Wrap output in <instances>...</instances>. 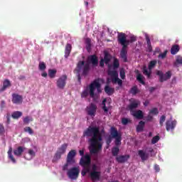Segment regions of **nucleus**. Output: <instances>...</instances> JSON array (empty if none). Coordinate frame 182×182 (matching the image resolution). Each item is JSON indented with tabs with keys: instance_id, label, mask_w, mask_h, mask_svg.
Returning <instances> with one entry per match:
<instances>
[{
	"instance_id": "1",
	"label": "nucleus",
	"mask_w": 182,
	"mask_h": 182,
	"mask_svg": "<svg viewBox=\"0 0 182 182\" xmlns=\"http://www.w3.org/2000/svg\"><path fill=\"white\" fill-rule=\"evenodd\" d=\"M103 134H105V129L100 131V128L96 126H90L83 132L84 137H90L89 139L90 154H97L102 150Z\"/></svg>"
},
{
	"instance_id": "2",
	"label": "nucleus",
	"mask_w": 182,
	"mask_h": 182,
	"mask_svg": "<svg viewBox=\"0 0 182 182\" xmlns=\"http://www.w3.org/2000/svg\"><path fill=\"white\" fill-rule=\"evenodd\" d=\"M117 41L119 45H122V48L120 51V58L123 62H127V46L133 42H136L137 39L134 36H132L130 40H127V36L124 33H119L117 36Z\"/></svg>"
},
{
	"instance_id": "3",
	"label": "nucleus",
	"mask_w": 182,
	"mask_h": 182,
	"mask_svg": "<svg viewBox=\"0 0 182 182\" xmlns=\"http://www.w3.org/2000/svg\"><path fill=\"white\" fill-rule=\"evenodd\" d=\"M90 89V97L95 99V97H98L99 95L102 93V85L99 82V80H95L90 83L89 86Z\"/></svg>"
},
{
	"instance_id": "4",
	"label": "nucleus",
	"mask_w": 182,
	"mask_h": 182,
	"mask_svg": "<svg viewBox=\"0 0 182 182\" xmlns=\"http://www.w3.org/2000/svg\"><path fill=\"white\" fill-rule=\"evenodd\" d=\"M76 150L72 149L70 150L66 158V163L63 166V171H66L69 167V166H75L76 164Z\"/></svg>"
},
{
	"instance_id": "5",
	"label": "nucleus",
	"mask_w": 182,
	"mask_h": 182,
	"mask_svg": "<svg viewBox=\"0 0 182 182\" xmlns=\"http://www.w3.org/2000/svg\"><path fill=\"white\" fill-rule=\"evenodd\" d=\"M89 69L90 65L89 64L86 63L85 64V61H79L77 68H75V70L77 73V79L78 82L80 83L81 77H80V73L82 70V75L83 76L87 75V73H89Z\"/></svg>"
},
{
	"instance_id": "6",
	"label": "nucleus",
	"mask_w": 182,
	"mask_h": 182,
	"mask_svg": "<svg viewBox=\"0 0 182 182\" xmlns=\"http://www.w3.org/2000/svg\"><path fill=\"white\" fill-rule=\"evenodd\" d=\"M153 153H154V149L151 147H149L146 148V150H139L138 156L142 161H146V160H149V157H153Z\"/></svg>"
},
{
	"instance_id": "7",
	"label": "nucleus",
	"mask_w": 182,
	"mask_h": 182,
	"mask_svg": "<svg viewBox=\"0 0 182 182\" xmlns=\"http://www.w3.org/2000/svg\"><path fill=\"white\" fill-rule=\"evenodd\" d=\"M68 144L65 143L58 148V150L55 152L54 158L53 159V163H55V161H58V160H60V159L62 158V155L66 153V150H68Z\"/></svg>"
},
{
	"instance_id": "8",
	"label": "nucleus",
	"mask_w": 182,
	"mask_h": 182,
	"mask_svg": "<svg viewBox=\"0 0 182 182\" xmlns=\"http://www.w3.org/2000/svg\"><path fill=\"white\" fill-rule=\"evenodd\" d=\"M110 134L115 139V146L116 147H119V146L122 145V134L117 132V129L114 127H111Z\"/></svg>"
},
{
	"instance_id": "9",
	"label": "nucleus",
	"mask_w": 182,
	"mask_h": 182,
	"mask_svg": "<svg viewBox=\"0 0 182 182\" xmlns=\"http://www.w3.org/2000/svg\"><path fill=\"white\" fill-rule=\"evenodd\" d=\"M108 75L112 77V83H118L119 86H122V85H123V81L119 79L117 71L109 70Z\"/></svg>"
},
{
	"instance_id": "10",
	"label": "nucleus",
	"mask_w": 182,
	"mask_h": 182,
	"mask_svg": "<svg viewBox=\"0 0 182 182\" xmlns=\"http://www.w3.org/2000/svg\"><path fill=\"white\" fill-rule=\"evenodd\" d=\"M80 173L79 167H73L68 171L67 176H68L69 178L71 180H76L77 177H79Z\"/></svg>"
},
{
	"instance_id": "11",
	"label": "nucleus",
	"mask_w": 182,
	"mask_h": 182,
	"mask_svg": "<svg viewBox=\"0 0 182 182\" xmlns=\"http://www.w3.org/2000/svg\"><path fill=\"white\" fill-rule=\"evenodd\" d=\"M157 76L159 77V82L163 83V82H166V80H168V79L171 78V71H168L165 74L161 70H158L156 72Z\"/></svg>"
},
{
	"instance_id": "12",
	"label": "nucleus",
	"mask_w": 182,
	"mask_h": 182,
	"mask_svg": "<svg viewBox=\"0 0 182 182\" xmlns=\"http://www.w3.org/2000/svg\"><path fill=\"white\" fill-rule=\"evenodd\" d=\"M86 112L88 116L95 117L96 116V112H97V105L93 102H91L90 106L87 107Z\"/></svg>"
},
{
	"instance_id": "13",
	"label": "nucleus",
	"mask_w": 182,
	"mask_h": 182,
	"mask_svg": "<svg viewBox=\"0 0 182 182\" xmlns=\"http://www.w3.org/2000/svg\"><path fill=\"white\" fill-rule=\"evenodd\" d=\"M176 126H177V121L171 119L166 120V132H174V129H176Z\"/></svg>"
},
{
	"instance_id": "14",
	"label": "nucleus",
	"mask_w": 182,
	"mask_h": 182,
	"mask_svg": "<svg viewBox=\"0 0 182 182\" xmlns=\"http://www.w3.org/2000/svg\"><path fill=\"white\" fill-rule=\"evenodd\" d=\"M66 80H68V76L64 75L61 76L57 80V86L59 89H64L65 86H66Z\"/></svg>"
},
{
	"instance_id": "15",
	"label": "nucleus",
	"mask_w": 182,
	"mask_h": 182,
	"mask_svg": "<svg viewBox=\"0 0 182 182\" xmlns=\"http://www.w3.org/2000/svg\"><path fill=\"white\" fill-rule=\"evenodd\" d=\"M90 156L89 154H86L83 157L81 158L80 164L82 167H86L90 166Z\"/></svg>"
},
{
	"instance_id": "16",
	"label": "nucleus",
	"mask_w": 182,
	"mask_h": 182,
	"mask_svg": "<svg viewBox=\"0 0 182 182\" xmlns=\"http://www.w3.org/2000/svg\"><path fill=\"white\" fill-rule=\"evenodd\" d=\"M11 102L14 105H21L22 103V102H23V98L22 97V95L14 93V94H12Z\"/></svg>"
},
{
	"instance_id": "17",
	"label": "nucleus",
	"mask_w": 182,
	"mask_h": 182,
	"mask_svg": "<svg viewBox=\"0 0 182 182\" xmlns=\"http://www.w3.org/2000/svg\"><path fill=\"white\" fill-rule=\"evenodd\" d=\"M102 176L101 171H91L90 172V178L92 181H100Z\"/></svg>"
},
{
	"instance_id": "18",
	"label": "nucleus",
	"mask_w": 182,
	"mask_h": 182,
	"mask_svg": "<svg viewBox=\"0 0 182 182\" xmlns=\"http://www.w3.org/2000/svg\"><path fill=\"white\" fill-rule=\"evenodd\" d=\"M129 159H130V155L129 154L119 155L116 157L117 163H119L120 164H124V163H127V161H129Z\"/></svg>"
},
{
	"instance_id": "19",
	"label": "nucleus",
	"mask_w": 182,
	"mask_h": 182,
	"mask_svg": "<svg viewBox=\"0 0 182 182\" xmlns=\"http://www.w3.org/2000/svg\"><path fill=\"white\" fill-rule=\"evenodd\" d=\"M88 62L92 63V66L96 67L99 65V58L97 55H92L88 57Z\"/></svg>"
},
{
	"instance_id": "20",
	"label": "nucleus",
	"mask_w": 182,
	"mask_h": 182,
	"mask_svg": "<svg viewBox=\"0 0 182 182\" xmlns=\"http://www.w3.org/2000/svg\"><path fill=\"white\" fill-rule=\"evenodd\" d=\"M132 116L134 117H136V119H138L139 120H141L144 117V114H143V111L139 109L137 111H134L132 112Z\"/></svg>"
},
{
	"instance_id": "21",
	"label": "nucleus",
	"mask_w": 182,
	"mask_h": 182,
	"mask_svg": "<svg viewBox=\"0 0 182 182\" xmlns=\"http://www.w3.org/2000/svg\"><path fill=\"white\" fill-rule=\"evenodd\" d=\"M26 148L23 146H18L16 149L14 151V156H17V157H21L22 156V153L25 151Z\"/></svg>"
},
{
	"instance_id": "22",
	"label": "nucleus",
	"mask_w": 182,
	"mask_h": 182,
	"mask_svg": "<svg viewBox=\"0 0 182 182\" xmlns=\"http://www.w3.org/2000/svg\"><path fill=\"white\" fill-rule=\"evenodd\" d=\"M11 86V81L9 80L6 79L3 82V87L0 89V92H5L8 87Z\"/></svg>"
},
{
	"instance_id": "23",
	"label": "nucleus",
	"mask_w": 182,
	"mask_h": 182,
	"mask_svg": "<svg viewBox=\"0 0 182 182\" xmlns=\"http://www.w3.org/2000/svg\"><path fill=\"white\" fill-rule=\"evenodd\" d=\"M105 60V65H109L110 63V61L112 60V55L109 53L107 51L104 52V58H102Z\"/></svg>"
},
{
	"instance_id": "24",
	"label": "nucleus",
	"mask_w": 182,
	"mask_h": 182,
	"mask_svg": "<svg viewBox=\"0 0 182 182\" xmlns=\"http://www.w3.org/2000/svg\"><path fill=\"white\" fill-rule=\"evenodd\" d=\"M70 52H72V45L70 43H68L65 46V58L68 59L70 55Z\"/></svg>"
},
{
	"instance_id": "25",
	"label": "nucleus",
	"mask_w": 182,
	"mask_h": 182,
	"mask_svg": "<svg viewBox=\"0 0 182 182\" xmlns=\"http://www.w3.org/2000/svg\"><path fill=\"white\" fill-rule=\"evenodd\" d=\"M135 73H136V80L139 82L141 85H146V82L143 79H144V77L140 74V71L139 70H135Z\"/></svg>"
},
{
	"instance_id": "26",
	"label": "nucleus",
	"mask_w": 182,
	"mask_h": 182,
	"mask_svg": "<svg viewBox=\"0 0 182 182\" xmlns=\"http://www.w3.org/2000/svg\"><path fill=\"white\" fill-rule=\"evenodd\" d=\"M139 105H140V101L135 100L129 105L128 108L130 110H134V109H137L139 107Z\"/></svg>"
},
{
	"instance_id": "27",
	"label": "nucleus",
	"mask_w": 182,
	"mask_h": 182,
	"mask_svg": "<svg viewBox=\"0 0 182 182\" xmlns=\"http://www.w3.org/2000/svg\"><path fill=\"white\" fill-rule=\"evenodd\" d=\"M144 124H146V122L144 121L139 122V124L136 126V133H141L144 130Z\"/></svg>"
},
{
	"instance_id": "28",
	"label": "nucleus",
	"mask_w": 182,
	"mask_h": 182,
	"mask_svg": "<svg viewBox=\"0 0 182 182\" xmlns=\"http://www.w3.org/2000/svg\"><path fill=\"white\" fill-rule=\"evenodd\" d=\"M105 92L108 95V96H112L114 93V88L110 87L109 85L105 87Z\"/></svg>"
},
{
	"instance_id": "29",
	"label": "nucleus",
	"mask_w": 182,
	"mask_h": 182,
	"mask_svg": "<svg viewBox=\"0 0 182 182\" xmlns=\"http://www.w3.org/2000/svg\"><path fill=\"white\" fill-rule=\"evenodd\" d=\"M119 153H120V149L119 146H114L112 149V154L114 157H118Z\"/></svg>"
},
{
	"instance_id": "30",
	"label": "nucleus",
	"mask_w": 182,
	"mask_h": 182,
	"mask_svg": "<svg viewBox=\"0 0 182 182\" xmlns=\"http://www.w3.org/2000/svg\"><path fill=\"white\" fill-rule=\"evenodd\" d=\"M179 50L180 46H178V45H174L171 48V55H176Z\"/></svg>"
},
{
	"instance_id": "31",
	"label": "nucleus",
	"mask_w": 182,
	"mask_h": 182,
	"mask_svg": "<svg viewBox=\"0 0 182 182\" xmlns=\"http://www.w3.org/2000/svg\"><path fill=\"white\" fill-rule=\"evenodd\" d=\"M56 70L49 69L48 70V76L50 79H54L56 77Z\"/></svg>"
},
{
	"instance_id": "32",
	"label": "nucleus",
	"mask_w": 182,
	"mask_h": 182,
	"mask_svg": "<svg viewBox=\"0 0 182 182\" xmlns=\"http://www.w3.org/2000/svg\"><path fill=\"white\" fill-rule=\"evenodd\" d=\"M7 153H8L9 159H10V160H11L13 163H16V160L14 157V155H12V147L9 148Z\"/></svg>"
},
{
	"instance_id": "33",
	"label": "nucleus",
	"mask_w": 182,
	"mask_h": 182,
	"mask_svg": "<svg viewBox=\"0 0 182 182\" xmlns=\"http://www.w3.org/2000/svg\"><path fill=\"white\" fill-rule=\"evenodd\" d=\"M139 92L140 91L139 90V88H137V85L133 86L129 90V93H131V95H133L134 96H135V95L136 93H139Z\"/></svg>"
},
{
	"instance_id": "34",
	"label": "nucleus",
	"mask_w": 182,
	"mask_h": 182,
	"mask_svg": "<svg viewBox=\"0 0 182 182\" xmlns=\"http://www.w3.org/2000/svg\"><path fill=\"white\" fill-rule=\"evenodd\" d=\"M21 116H22V112H19V111H16L13 112L11 114V117L15 119H19V117H21Z\"/></svg>"
},
{
	"instance_id": "35",
	"label": "nucleus",
	"mask_w": 182,
	"mask_h": 182,
	"mask_svg": "<svg viewBox=\"0 0 182 182\" xmlns=\"http://www.w3.org/2000/svg\"><path fill=\"white\" fill-rule=\"evenodd\" d=\"M38 68L41 72H45L46 69V64L44 62H40L38 64Z\"/></svg>"
},
{
	"instance_id": "36",
	"label": "nucleus",
	"mask_w": 182,
	"mask_h": 182,
	"mask_svg": "<svg viewBox=\"0 0 182 182\" xmlns=\"http://www.w3.org/2000/svg\"><path fill=\"white\" fill-rule=\"evenodd\" d=\"M86 49L88 52L92 49V43L90 38L86 39Z\"/></svg>"
},
{
	"instance_id": "37",
	"label": "nucleus",
	"mask_w": 182,
	"mask_h": 182,
	"mask_svg": "<svg viewBox=\"0 0 182 182\" xmlns=\"http://www.w3.org/2000/svg\"><path fill=\"white\" fill-rule=\"evenodd\" d=\"M23 122L24 124H29L30 122H33V118L27 116L23 118Z\"/></svg>"
},
{
	"instance_id": "38",
	"label": "nucleus",
	"mask_w": 182,
	"mask_h": 182,
	"mask_svg": "<svg viewBox=\"0 0 182 182\" xmlns=\"http://www.w3.org/2000/svg\"><path fill=\"white\" fill-rule=\"evenodd\" d=\"M178 65H182V57L180 55L176 57V62L174 63V66H178Z\"/></svg>"
},
{
	"instance_id": "39",
	"label": "nucleus",
	"mask_w": 182,
	"mask_h": 182,
	"mask_svg": "<svg viewBox=\"0 0 182 182\" xmlns=\"http://www.w3.org/2000/svg\"><path fill=\"white\" fill-rule=\"evenodd\" d=\"M90 168H89V166H84L83 170L81 171V174L82 176H86L87 173H90Z\"/></svg>"
},
{
	"instance_id": "40",
	"label": "nucleus",
	"mask_w": 182,
	"mask_h": 182,
	"mask_svg": "<svg viewBox=\"0 0 182 182\" xmlns=\"http://www.w3.org/2000/svg\"><path fill=\"white\" fill-rule=\"evenodd\" d=\"M156 65H157V61L156 60H151L150 61L148 68L149 69V70H151V69H153V68H154V66H156Z\"/></svg>"
},
{
	"instance_id": "41",
	"label": "nucleus",
	"mask_w": 182,
	"mask_h": 182,
	"mask_svg": "<svg viewBox=\"0 0 182 182\" xmlns=\"http://www.w3.org/2000/svg\"><path fill=\"white\" fill-rule=\"evenodd\" d=\"M129 123H132V119L124 117L122 119V124H124V126L129 124Z\"/></svg>"
},
{
	"instance_id": "42",
	"label": "nucleus",
	"mask_w": 182,
	"mask_h": 182,
	"mask_svg": "<svg viewBox=\"0 0 182 182\" xmlns=\"http://www.w3.org/2000/svg\"><path fill=\"white\" fill-rule=\"evenodd\" d=\"M24 132L26 133H28L29 134H33V129L31 128V127H24Z\"/></svg>"
},
{
	"instance_id": "43",
	"label": "nucleus",
	"mask_w": 182,
	"mask_h": 182,
	"mask_svg": "<svg viewBox=\"0 0 182 182\" xmlns=\"http://www.w3.org/2000/svg\"><path fill=\"white\" fill-rule=\"evenodd\" d=\"M159 140H160V136L159 135H156L152 138L151 144H156V143H157L159 141Z\"/></svg>"
},
{
	"instance_id": "44",
	"label": "nucleus",
	"mask_w": 182,
	"mask_h": 182,
	"mask_svg": "<svg viewBox=\"0 0 182 182\" xmlns=\"http://www.w3.org/2000/svg\"><path fill=\"white\" fill-rule=\"evenodd\" d=\"M113 66L114 69H117V68L120 66V63H119V60L117 58L114 60Z\"/></svg>"
},
{
	"instance_id": "45",
	"label": "nucleus",
	"mask_w": 182,
	"mask_h": 182,
	"mask_svg": "<svg viewBox=\"0 0 182 182\" xmlns=\"http://www.w3.org/2000/svg\"><path fill=\"white\" fill-rule=\"evenodd\" d=\"M164 122H166V115H162L159 119V124L161 127H163V124H164Z\"/></svg>"
},
{
	"instance_id": "46",
	"label": "nucleus",
	"mask_w": 182,
	"mask_h": 182,
	"mask_svg": "<svg viewBox=\"0 0 182 182\" xmlns=\"http://www.w3.org/2000/svg\"><path fill=\"white\" fill-rule=\"evenodd\" d=\"M167 52L168 51L166 50L164 53H160L158 58L161 59H165V58L167 56Z\"/></svg>"
},
{
	"instance_id": "47",
	"label": "nucleus",
	"mask_w": 182,
	"mask_h": 182,
	"mask_svg": "<svg viewBox=\"0 0 182 182\" xmlns=\"http://www.w3.org/2000/svg\"><path fill=\"white\" fill-rule=\"evenodd\" d=\"M143 73L145 75V76H147L148 77H150L151 76V72L149 71L146 68H144Z\"/></svg>"
},
{
	"instance_id": "48",
	"label": "nucleus",
	"mask_w": 182,
	"mask_h": 182,
	"mask_svg": "<svg viewBox=\"0 0 182 182\" xmlns=\"http://www.w3.org/2000/svg\"><path fill=\"white\" fill-rule=\"evenodd\" d=\"M149 113H150V114L157 115V114H159V109L153 108L152 109L150 110Z\"/></svg>"
},
{
	"instance_id": "49",
	"label": "nucleus",
	"mask_w": 182,
	"mask_h": 182,
	"mask_svg": "<svg viewBox=\"0 0 182 182\" xmlns=\"http://www.w3.org/2000/svg\"><path fill=\"white\" fill-rule=\"evenodd\" d=\"M89 95H90V93L89 92V90H84L82 94H81V97H87L89 96Z\"/></svg>"
},
{
	"instance_id": "50",
	"label": "nucleus",
	"mask_w": 182,
	"mask_h": 182,
	"mask_svg": "<svg viewBox=\"0 0 182 182\" xmlns=\"http://www.w3.org/2000/svg\"><path fill=\"white\" fill-rule=\"evenodd\" d=\"M112 140H113L112 136H109L106 139V143L107 146H110V143H112Z\"/></svg>"
},
{
	"instance_id": "51",
	"label": "nucleus",
	"mask_w": 182,
	"mask_h": 182,
	"mask_svg": "<svg viewBox=\"0 0 182 182\" xmlns=\"http://www.w3.org/2000/svg\"><path fill=\"white\" fill-rule=\"evenodd\" d=\"M119 76H120L121 79H124V77H126V73H124V70H120Z\"/></svg>"
},
{
	"instance_id": "52",
	"label": "nucleus",
	"mask_w": 182,
	"mask_h": 182,
	"mask_svg": "<svg viewBox=\"0 0 182 182\" xmlns=\"http://www.w3.org/2000/svg\"><path fill=\"white\" fill-rule=\"evenodd\" d=\"M4 133H5V127L4 124H0V134H4Z\"/></svg>"
},
{
	"instance_id": "53",
	"label": "nucleus",
	"mask_w": 182,
	"mask_h": 182,
	"mask_svg": "<svg viewBox=\"0 0 182 182\" xmlns=\"http://www.w3.org/2000/svg\"><path fill=\"white\" fill-rule=\"evenodd\" d=\"M145 39L146 41V45H151V42L150 41V37L149 36V35H145Z\"/></svg>"
},
{
	"instance_id": "54",
	"label": "nucleus",
	"mask_w": 182,
	"mask_h": 182,
	"mask_svg": "<svg viewBox=\"0 0 182 182\" xmlns=\"http://www.w3.org/2000/svg\"><path fill=\"white\" fill-rule=\"evenodd\" d=\"M28 154L31 156V157H35L36 156L35 151H33V149H29Z\"/></svg>"
},
{
	"instance_id": "55",
	"label": "nucleus",
	"mask_w": 182,
	"mask_h": 182,
	"mask_svg": "<svg viewBox=\"0 0 182 182\" xmlns=\"http://www.w3.org/2000/svg\"><path fill=\"white\" fill-rule=\"evenodd\" d=\"M102 109L104 111L105 114H107V113H109V108H107V107L102 106Z\"/></svg>"
},
{
	"instance_id": "56",
	"label": "nucleus",
	"mask_w": 182,
	"mask_h": 182,
	"mask_svg": "<svg viewBox=\"0 0 182 182\" xmlns=\"http://www.w3.org/2000/svg\"><path fill=\"white\" fill-rule=\"evenodd\" d=\"M100 68H105V60L103 58H102L100 60Z\"/></svg>"
},
{
	"instance_id": "57",
	"label": "nucleus",
	"mask_w": 182,
	"mask_h": 182,
	"mask_svg": "<svg viewBox=\"0 0 182 182\" xmlns=\"http://www.w3.org/2000/svg\"><path fill=\"white\" fill-rule=\"evenodd\" d=\"M152 50H153V47L151 46V44L147 45L146 51L151 52Z\"/></svg>"
},
{
	"instance_id": "58",
	"label": "nucleus",
	"mask_w": 182,
	"mask_h": 182,
	"mask_svg": "<svg viewBox=\"0 0 182 182\" xmlns=\"http://www.w3.org/2000/svg\"><path fill=\"white\" fill-rule=\"evenodd\" d=\"M154 170L156 173H159L160 171V166L157 164L154 165Z\"/></svg>"
},
{
	"instance_id": "59",
	"label": "nucleus",
	"mask_w": 182,
	"mask_h": 182,
	"mask_svg": "<svg viewBox=\"0 0 182 182\" xmlns=\"http://www.w3.org/2000/svg\"><path fill=\"white\" fill-rule=\"evenodd\" d=\"M161 52V50H160V48L157 47L155 48V50L154 52V55H156V53H160Z\"/></svg>"
},
{
	"instance_id": "60",
	"label": "nucleus",
	"mask_w": 182,
	"mask_h": 182,
	"mask_svg": "<svg viewBox=\"0 0 182 182\" xmlns=\"http://www.w3.org/2000/svg\"><path fill=\"white\" fill-rule=\"evenodd\" d=\"M153 120V117L151 115H148L146 117V122H151Z\"/></svg>"
},
{
	"instance_id": "61",
	"label": "nucleus",
	"mask_w": 182,
	"mask_h": 182,
	"mask_svg": "<svg viewBox=\"0 0 182 182\" xmlns=\"http://www.w3.org/2000/svg\"><path fill=\"white\" fill-rule=\"evenodd\" d=\"M97 171V166L96 165H92V171Z\"/></svg>"
},
{
	"instance_id": "62",
	"label": "nucleus",
	"mask_w": 182,
	"mask_h": 182,
	"mask_svg": "<svg viewBox=\"0 0 182 182\" xmlns=\"http://www.w3.org/2000/svg\"><path fill=\"white\" fill-rule=\"evenodd\" d=\"M6 119H7V124H9V123H11V115L7 114Z\"/></svg>"
},
{
	"instance_id": "63",
	"label": "nucleus",
	"mask_w": 182,
	"mask_h": 182,
	"mask_svg": "<svg viewBox=\"0 0 182 182\" xmlns=\"http://www.w3.org/2000/svg\"><path fill=\"white\" fill-rule=\"evenodd\" d=\"M41 76L43 77H48V73H46V71H43L41 74Z\"/></svg>"
},
{
	"instance_id": "64",
	"label": "nucleus",
	"mask_w": 182,
	"mask_h": 182,
	"mask_svg": "<svg viewBox=\"0 0 182 182\" xmlns=\"http://www.w3.org/2000/svg\"><path fill=\"white\" fill-rule=\"evenodd\" d=\"M5 105H6L5 102L2 100L1 102V109H4V107H5Z\"/></svg>"
}]
</instances>
